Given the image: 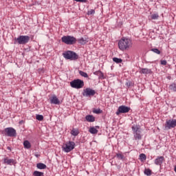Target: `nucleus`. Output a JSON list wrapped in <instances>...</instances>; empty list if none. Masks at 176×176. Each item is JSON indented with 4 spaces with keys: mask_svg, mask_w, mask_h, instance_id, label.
<instances>
[{
    "mask_svg": "<svg viewBox=\"0 0 176 176\" xmlns=\"http://www.w3.org/2000/svg\"><path fill=\"white\" fill-rule=\"evenodd\" d=\"M132 47L133 41L130 38L123 37L118 41V47L120 50H122V52H124V50H129V49Z\"/></svg>",
    "mask_w": 176,
    "mask_h": 176,
    "instance_id": "1",
    "label": "nucleus"
},
{
    "mask_svg": "<svg viewBox=\"0 0 176 176\" xmlns=\"http://www.w3.org/2000/svg\"><path fill=\"white\" fill-rule=\"evenodd\" d=\"M133 138L135 141H140L142 140V132L141 131V126L140 125H133L131 127Z\"/></svg>",
    "mask_w": 176,
    "mask_h": 176,
    "instance_id": "2",
    "label": "nucleus"
},
{
    "mask_svg": "<svg viewBox=\"0 0 176 176\" xmlns=\"http://www.w3.org/2000/svg\"><path fill=\"white\" fill-rule=\"evenodd\" d=\"M63 56L64 58H65L66 60H70L71 61H74L79 58V55H78L76 52L71 50L65 51L63 53Z\"/></svg>",
    "mask_w": 176,
    "mask_h": 176,
    "instance_id": "3",
    "label": "nucleus"
},
{
    "mask_svg": "<svg viewBox=\"0 0 176 176\" xmlns=\"http://www.w3.org/2000/svg\"><path fill=\"white\" fill-rule=\"evenodd\" d=\"M61 41L65 45H75L78 40L74 36H63Z\"/></svg>",
    "mask_w": 176,
    "mask_h": 176,
    "instance_id": "4",
    "label": "nucleus"
},
{
    "mask_svg": "<svg viewBox=\"0 0 176 176\" xmlns=\"http://www.w3.org/2000/svg\"><path fill=\"white\" fill-rule=\"evenodd\" d=\"M70 86L73 89H82L85 86V82L80 79H75L70 82Z\"/></svg>",
    "mask_w": 176,
    "mask_h": 176,
    "instance_id": "5",
    "label": "nucleus"
},
{
    "mask_svg": "<svg viewBox=\"0 0 176 176\" xmlns=\"http://www.w3.org/2000/svg\"><path fill=\"white\" fill-rule=\"evenodd\" d=\"M75 149V142H67L64 146H63V151L66 153H69L71 151Z\"/></svg>",
    "mask_w": 176,
    "mask_h": 176,
    "instance_id": "6",
    "label": "nucleus"
},
{
    "mask_svg": "<svg viewBox=\"0 0 176 176\" xmlns=\"http://www.w3.org/2000/svg\"><path fill=\"white\" fill-rule=\"evenodd\" d=\"M15 41L18 42L19 45H25L30 42V36L21 35L15 38Z\"/></svg>",
    "mask_w": 176,
    "mask_h": 176,
    "instance_id": "7",
    "label": "nucleus"
},
{
    "mask_svg": "<svg viewBox=\"0 0 176 176\" xmlns=\"http://www.w3.org/2000/svg\"><path fill=\"white\" fill-rule=\"evenodd\" d=\"M4 131L5 135H6L7 137H16L17 135L16 129L12 127L6 128Z\"/></svg>",
    "mask_w": 176,
    "mask_h": 176,
    "instance_id": "8",
    "label": "nucleus"
},
{
    "mask_svg": "<svg viewBox=\"0 0 176 176\" xmlns=\"http://www.w3.org/2000/svg\"><path fill=\"white\" fill-rule=\"evenodd\" d=\"M83 97H93L96 96V90L91 88H86L82 91Z\"/></svg>",
    "mask_w": 176,
    "mask_h": 176,
    "instance_id": "9",
    "label": "nucleus"
},
{
    "mask_svg": "<svg viewBox=\"0 0 176 176\" xmlns=\"http://www.w3.org/2000/svg\"><path fill=\"white\" fill-rule=\"evenodd\" d=\"M130 111V107L121 105L118 107L117 111L116 112V115L119 116L120 113H127Z\"/></svg>",
    "mask_w": 176,
    "mask_h": 176,
    "instance_id": "10",
    "label": "nucleus"
},
{
    "mask_svg": "<svg viewBox=\"0 0 176 176\" xmlns=\"http://www.w3.org/2000/svg\"><path fill=\"white\" fill-rule=\"evenodd\" d=\"M174 127H176V120L175 119L166 120V124H165V129L166 130H170L171 129H174Z\"/></svg>",
    "mask_w": 176,
    "mask_h": 176,
    "instance_id": "11",
    "label": "nucleus"
},
{
    "mask_svg": "<svg viewBox=\"0 0 176 176\" xmlns=\"http://www.w3.org/2000/svg\"><path fill=\"white\" fill-rule=\"evenodd\" d=\"M164 162V157H163V156H158L154 160V164H155V166H162Z\"/></svg>",
    "mask_w": 176,
    "mask_h": 176,
    "instance_id": "12",
    "label": "nucleus"
},
{
    "mask_svg": "<svg viewBox=\"0 0 176 176\" xmlns=\"http://www.w3.org/2000/svg\"><path fill=\"white\" fill-rule=\"evenodd\" d=\"M4 164H8V166H12V164H16V160L13 159H9L8 157L3 159Z\"/></svg>",
    "mask_w": 176,
    "mask_h": 176,
    "instance_id": "13",
    "label": "nucleus"
},
{
    "mask_svg": "<svg viewBox=\"0 0 176 176\" xmlns=\"http://www.w3.org/2000/svg\"><path fill=\"white\" fill-rule=\"evenodd\" d=\"M50 103L54 104V105H59L60 100H58L56 95H53L52 97L50 98Z\"/></svg>",
    "mask_w": 176,
    "mask_h": 176,
    "instance_id": "14",
    "label": "nucleus"
},
{
    "mask_svg": "<svg viewBox=\"0 0 176 176\" xmlns=\"http://www.w3.org/2000/svg\"><path fill=\"white\" fill-rule=\"evenodd\" d=\"M78 43H80V45H86V43H87L89 42V38H87L86 36L81 37L78 39Z\"/></svg>",
    "mask_w": 176,
    "mask_h": 176,
    "instance_id": "15",
    "label": "nucleus"
},
{
    "mask_svg": "<svg viewBox=\"0 0 176 176\" xmlns=\"http://www.w3.org/2000/svg\"><path fill=\"white\" fill-rule=\"evenodd\" d=\"M85 119L87 122H89L90 123L96 121V118L91 115L86 116Z\"/></svg>",
    "mask_w": 176,
    "mask_h": 176,
    "instance_id": "16",
    "label": "nucleus"
},
{
    "mask_svg": "<svg viewBox=\"0 0 176 176\" xmlns=\"http://www.w3.org/2000/svg\"><path fill=\"white\" fill-rule=\"evenodd\" d=\"M94 75L98 76L99 79H104V73L100 70L94 72Z\"/></svg>",
    "mask_w": 176,
    "mask_h": 176,
    "instance_id": "17",
    "label": "nucleus"
},
{
    "mask_svg": "<svg viewBox=\"0 0 176 176\" xmlns=\"http://www.w3.org/2000/svg\"><path fill=\"white\" fill-rule=\"evenodd\" d=\"M23 147L25 149H31V143L28 140H25L23 142Z\"/></svg>",
    "mask_w": 176,
    "mask_h": 176,
    "instance_id": "18",
    "label": "nucleus"
},
{
    "mask_svg": "<svg viewBox=\"0 0 176 176\" xmlns=\"http://www.w3.org/2000/svg\"><path fill=\"white\" fill-rule=\"evenodd\" d=\"M36 167L37 168H38V170H45L47 166H46V164L43 163H38L36 164Z\"/></svg>",
    "mask_w": 176,
    "mask_h": 176,
    "instance_id": "19",
    "label": "nucleus"
},
{
    "mask_svg": "<svg viewBox=\"0 0 176 176\" xmlns=\"http://www.w3.org/2000/svg\"><path fill=\"white\" fill-rule=\"evenodd\" d=\"M33 176H45V173L38 170H34L32 173Z\"/></svg>",
    "mask_w": 176,
    "mask_h": 176,
    "instance_id": "20",
    "label": "nucleus"
},
{
    "mask_svg": "<svg viewBox=\"0 0 176 176\" xmlns=\"http://www.w3.org/2000/svg\"><path fill=\"white\" fill-rule=\"evenodd\" d=\"M89 133H91V134H97V133H98V130H97V129H96L95 127H91L89 129Z\"/></svg>",
    "mask_w": 176,
    "mask_h": 176,
    "instance_id": "21",
    "label": "nucleus"
},
{
    "mask_svg": "<svg viewBox=\"0 0 176 176\" xmlns=\"http://www.w3.org/2000/svg\"><path fill=\"white\" fill-rule=\"evenodd\" d=\"M71 134H72V135H74V137H76V135H78L79 134V129H73L71 131Z\"/></svg>",
    "mask_w": 176,
    "mask_h": 176,
    "instance_id": "22",
    "label": "nucleus"
},
{
    "mask_svg": "<svg viewBox=\"0 0 176 176\" xmlns=\"http://www.w3.org/2000/svg\"><path fill=\"white\" fill-rule=\"evenodd\" d=\"M142 74H151V71L150 69L144 68L141 70Z\"/></svg>",
    "mask_w": 176,
    "mask_h": 176,
    "instance_id": "23",
    "label": "nucleus"
},
{
    "mask_svg": "<svg viewBox=\"0 0 176 176\" xmlns=\"http://www.w3.org/2000/svg\"><path fill=\"white\" fill-rule=\"evenodd\" d=\"M113 61L114 63H116V64H120V63H122L123 60H122V58L115 57V58H113Z\"/></svg>",
    "mask_w": 176,
    "mask_h": 176,
    "instance_id": "24",
    "label": "nucleus"
},
{
    "mask_svg": "<svg viewBox=\"0 0 176 176\" xmlns=\"http://www.w3.org/2000/svg\"><path fill=\"white\" fill-rule=\"evenodd\" d=\"M79 74L81 76H83V78H89V75L87 74V73H86L83 71H79Z\"/></svg>",
    "mask_w": 176,
    "mask_h": 176,
    "instance_id": "25",
    "label": "nucleus"
},
{
    "mask_svg": "<svg viewBox=\"0 0 176 176\" xmlns=\"http://www.w3.org/2000/svg\"><path fill=\"white\" fill-rule=\"evenodd\" d=\"M144 174L145 175H152V170L151 169H145L144 170Z\"/></svg>",
    "mask_w": 176,
    "mask_h": 176,
    "instance_id": "26",
    "label": "nucleus"
},
{
    "mask_svg": "<svg viewBox=\"0 0 176 176\" xmlns=\"http://www.w3.org/2000/svg\"><path fill=\"white\" fill-rule=\"evenodd\" d=\"M169 89L170 90H173V91H176V84L175 83L171 84L169 86Z\"/></svg>",
    "mask_w": 176,
    "mask_h": 176,
    "instance_id": "27",
    "label": "nucleus"
},
{
    "mask_svg": "<svg viewBox=\"0 0 176 176\" xmlns=\"http://www.w3.org/2000/svg\"><path fill=\"white\" fill-rule=\"evenodd\" d=\"M36 119L37 120H39V122H42V120H43V116L37 114V115L36 116Z\"/></svg>",
    "mask_w": 176,
    "mask_h": 176,
    "instance_id": "28",
    "label": "nucleus"
},
{
    "mask_svg": "<svg viewBox=\"0 0 176 176\" xmlns=\"http://www.w3.org/2000/svg\"><path fill=\"white\" fill-rule=\"evenodd\" d=\"M140 159L142 162L144 160H146V155L144 153L140 155Z\"/></svg>",
    "mask_w": 176,
    "mask_h": 176,
    "instance_id": "29",
    "label": "nucleus"
},
{
    "mask_svg": "<svg viewBox=\"0 0 176 176\" xmlns=\"http://www.w3.org/2000/svg\"><path fill=\"white\" fill-rule=\"evenodd\" d=\"M152 20H157L159 19V14H153L151 15Z\"/></svg>",
    "mask_w": 176,
    "mask_h": 176,
    "instance_id": "30",
    "label": "nucleus"
},
{
    "mask_svg": "<svg viewBox=\"0 0 176 176\" xmlns=\"http://www.w3.org/2000/svg\"><path fill=\"white\" fill-rule=\"evenodd\" d=\"M151 52H153V53H155V54H160V50H159L157 48L151 49Z\"/></svg>",
    "mask_w": 176,
    "mask_h": 176,
    "instance_id": "31",
    "label": "nucleus"
},
{
    "mask_svg": "<svg viewBox=\"0 0 176 176\" xmlns=\"http://www.w3.org/2000/svg\"><path fill=\"white\" fill-rule=\"evenodd\" d=\"M96 13V10H90L87 12L88 16H91V14H94Z\"/></svg>",
    "mask_w": 176,
    "mask_h": 176,
    "instance_id": "32",
    "label": "nucleus"
},
{
    "mask_svg": "<svg viewBox=\"0 0 176 176\" xmlns=\"http://www.w3.org/2000/svg\"><path fill=\"white\" fill-rule=\"evenodd\" d=\"M102 113V110L100 109H97L94 110V113Z\"/></svg>",
    "mask_w": 176,
    "mask_h": 176,
    "instance_id": "33",
    "label": "nucleus"
},
{
    "mask_svg": "<svg viewBox=\"0 0 176 176\" xmlns=\"http://www.w3.org/2000/svg\"><path fill=\"white\" fill-rule=\"evenodd\" d=\"M117 157H118L119 159H120L121 160H123V159L124 158V156L120 153H118L116 155Z\"/></svg>",
    "mask_w": 176,
    "mask_h": 176,
    "instance_id": "34",
    "label": "nucleus"
},
{
    "mask_svg": "<svg viewBox=\"0 0 176 176\" xmlns=\"http://www.w3.org/2000/svg\"><path fill=\"white\" fill-rule=\"evenodd\" d=\"M76 2H81L82 3H86L87 2V0H74Z\"/></svg>",
    "mask_w": 176,
    "mask_h": 176,
    "instance_id": "35",
    "label": "nucleus"
},
{
    "mask_svg": "<svg viewBox=\"0 0 176 176\" xmlns=\"http://www.w3.org/2000/svg\"><path fill=\"white\" fill-rule=\"evenodd\" d=\"M161 64L162 65H167V60H161Z\"/></svg>",
    "mask_w": 176,
    "mask_h": 176,
    "instance_id": "36",
    "label": "nucleus"
},
{
    "mask_svg": "<svg viewBox=\"0 0 176 176\" xmlns=\"http://www.w3.org/2000/svg\"><path fill=\"white\" fill-rule=\"evenodd\" d=\"M126 86H127V87H130V86H131V82H127L126 83Z\"/></svg>",
    "mask_w": 176,
    "mask_h": 176,
    "instance_id": "37",
    "label": "nucleus"
},
{
    "mask_svg": "<svg viewBox=\"0 0 176 176\" xmlns=\"http://www.w3.org/2000/svg\"><path fill=\"white\" fill-rule=\"evenodd\" d=\"M7 149H8V151H12V148H10V146H8V147H7Z\"/></svg>",
    "mask_w": 176,
    "mask_h": 176,
    "instance_id": "38",
    "label": "nucleus"
},
{
    "mask_svg": "<svg viewBox=\"0 0 176 176\" xmlns=\"http://www.w3.org/2000/svg\"><path fill=\"white\" fill-rule=\"evenodd\" d=\"M35 156H36V157H39V155H38V154H35Z\"/></svg>",
    "mask_w": 176,
    "mask_h": 176,
    "instance_id": "39",
    "label": "nucleus"
},
{
    "mask_svg": "<svg viewBox=\"0 0 176 176\" xmlns=\"http://www.w3.org/2000/svg\"><path fill=\"white\" fill-rule=\"evenodd\" d=\"M174 170L176 173V166H175Z\"/></svg>",
    "mask_w": 176,
    "mask_h": 176,
    "instance_id": "40",
    "label": "nucleus"
}]
</instances>
